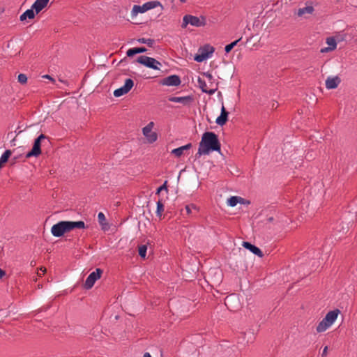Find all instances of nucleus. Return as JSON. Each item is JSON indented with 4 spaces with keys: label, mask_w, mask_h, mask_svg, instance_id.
Masks as SVG:
<instances>
[{
    "label": "nucleus",
    "mask_w": 357,
    "mask_h": 357,
    "mask_svg": "<svg viewBox=\"0 0 357 357\" xmlns=\"http://www.w3.org/2000/svg\"><path fill=\"white\" fill-rule=\"evenodd\" d=\"M314 10V9L312 6H307L304 8H299L296 12V14L298 17H303L305 14H312Z\"/></svg>",
    "instance_id": "nucleus-20"
},
{
    "label": "nucleus",
    "mask_w": 357,
    "mask_h": 357,
    "mask_svg": "<svg viewBox=\"0 0 357 357\" xmlns=\"http://www.w3.org/2000/svg\"><path fill=\"white\" fill-rule=\"evenodd\" d=\"M330 51H333V50L329 49V47H324V48L321 49V53H326V52H328Z\"/></svg>",
    "instance_id": "nucleus-37"
},
{
    "label": "nucleus",
    "mask_w": 357,
    "mask_h": 357,
    "mask_svg": "<svg viewBox=\"0 0 357 357\" xmlns=\"http://www.w3.org/2000/svg\"><path fill=\"white\" fill-rule=\"evenodd\" d=\"M204 76H205V77H206L209 81H211V80H213V75H212L210 73H208V72H207V73H204Z\"/></svg>",
    "instance_id": "nucleus-36"
},
{
    "label": "nucleus",
    "mask_w": 357,
    "mask_h": 357,
    "mask_svg": "<svg viewBox=\"0 0 357 357\" xmlns=\"http://www.w3.org/2000/svg\"><path fill=\"white\" fill-rule=\"evenodd\" d=\"M75 228H85L84 221H59L54 224L51 228V233L54 237H61L66 232H68Z\"/></svg>",
    "instance_id": "nucleus-2"
},
{
    "label": "nucleus",
    "mask_w": 357,
    "mask_h": 357,
    "mask_svg": "<svg viewBox=\"0 0 357 357\" xmlns=\"http://www.w3.org/2000/svg\"><path fill=\"white\" fill-rule=\"evenodd\" d=\"M181 78L178 75H172L160 80V84L169 86H177L181 84Z\"/></svg>",
    "instance_id": "nucleus-12"
},
{
    "label": "nucleus",
    "mask_w": 357,
    "mask_h": 357,
    "mask_svg": "<svg viewBox=\"0 0 357 357\" xmlns=\"http://www.w3.org/2000/svg\"><path fill=\"white\" fill-rule=\"evenodd\" d=\"M47 137L44 134H40L36 139H35L31 150L26 154V158L37 157L41 153V143L42 140Z\"/></svg>",
    "instance_id": "nucleus-8"
},
{
    "label": "nucleus",
    "mask_w": 357,
    "mask_h": 357,
    "mask_svg": "<svg viewBox=\"0 0 357 357\" xmlns=\"http://www.w3.org/2000/svg\"><path fill=\"white\" fill-rule=\"evenodd\" d=\"M169 101L173 102H178L183 105H189L193 100V98L191 96L177 97L170 96L168 98Z\"/></svg>",
    "instance_id": "nucleus-13"
},
{
    "label": "nucleus",
    "mask_w": 357,
    "mask_h": 357,
    "mask_svg": "<svg viewBox=\"0 0 357 357\" xmlns=\"http://www.w3.org/2000/svg\"><path fill=\"white\" fill-rule=\"evenodd\" d=\"M147 246L146 245H142L139 247L138 252L139 255L144 259L146 256Z\"/></svg>",
    "instance_id": "nucleus-28"
},
{
    "label": "nucleus",
    "mask_w": 357,
    "mask_h": 357,
    "mask_svg": "<svg viewBox=\"0 0 357 357\" xmlns=\"http://www.w3.org/2000/svg\"><path fill=\"white\" fill-rule=\"evenodd\" d=\"M238 203L243 204L244 199L241 197L232 196L227 199V204L231 207L236 206Z\"/></svg>",
    "instance_id": "nucleus-22"
},
{
    "label": "nucleus",
    "mask_w": 357,
    "mask_h": 357,
    "mask_svg": "<svg viewBox=\"0 0 357 357\" xmlns=\"http://www.w3.org/2000/svg\"><path fill=\"white\" fill-rule=\"evenodd\" d=\"M162 5L158 1H150L144 3L143 5H134L131 11L132 16H136L138 13H144L151 9Z\"/></svg>",
    "instance_id": "nucleus-4"
},
{
    "label": "nucleus",
    "mask_w": 357,
    "mask_h": 357,
    "mask_svg": "<svg viewBox=\"0 0 357 357\" xmlns=\"http://www.w3.org/2000/svg\"><path fill=\"white\" fill-rule=\"evenodd\" d=\"M135 52L137 54L144 53V52H146V49L144 47H135Z\"/></svg>",
    "instance_id": "nucleus-35"
},
{
    "label": "nucleus",
    "mask_w": 357,
    "mask_h": 357,
    "mask_svg": "<svg viewBox=\"0 0 357 357\" xmlns=\"http://www.w3.org/2000/svg\"><path fill=\"white\" fill-rule=\"evenodd\" d=\"M242 39L241 37L238 40H236L235 41L227 45L225 47V51L226 53H229L237 44Z\"/></svg>",
    "instance_id": "nucleus-26"
},
{
    "label": "nucleus",
    "mask_w": 357,
    "mask_h": 357,
    "mask_svg": "<svg viewBox=\"0 0 357 357\" xmlns=\"http://www.w3.org/2000/svg\"><path fill=\"white\" fill-rule=\"evenodd\" d=\"M229 112L226 110L224 105L222 106L220 115L216 119L215 123L220 126L226 123L228 120Z\"/></svg>",
    "instance_id": "nucleus-16"
},
{
    "label": "nucleus",
    "mask_w": 357,
    "mask_h": 357,
    "mask_svg": "<svg viewBox=\"0 0 357 357\" xmlns=\"http://www.w3.org/2000/svg\"><path fill=\"white\" fill-rule=\"evenodd\" d=\"M242 245L245 249L250 250L251 252L259 257H262L264 256L262 251L258 247L255 246L250 242L243 241Z\"/></svg>",
    "instance_id": "nucleus-14"
},
{
    "label": "nucleus",
    "mask_w": 357,
    "mask_h": 357,
    "mask_svg": "<svg viewBox=\"0 0 357 357\" xmlns=\"http://www.w3.org/2000/svg\"><path fill=\"white\" fill-rule=\"evenodd\" d=\"M3 12V10H0V15Z\"/></svg>",
    "instance_id": "nucleus-46"
},
{
    "label": "nucleus",
    "mask_w": 357,
    "mask_h": 357,
    "mask_svg": "<svg viewBox=\"0 0 357 357\" xmlns=\"http://www.w3.org/2000/svg\"><path fill=\"white\" fill-rule=\"evenodd\" d=\"M348 229H349V227H348V225L346 224V225H340L339 226H337L336 228H335V231L337 232H342L343 234H346L347 231H348Z\"/></svg>",
    "instance_id": "nucleus-29"
},
{
    "label": "nucleus",
    "mask_w": 357,
    "mask_h": 357,
    "mask_svg": "<svg viewBox=\"0 0 357 357\" xmlns=\"http://www.w3.org/2000/svg\"><path fill=\"white\" fill-rule=\"evenodd\" d=\"M35 10L31 7V8L27 9L25 12H24L20 17V21H24L27 18L33 19L36 15Z\"/></svg>",
    "instance_id": "nucleus-21"
},
{
    "label": "nucleus",
    "mask_w": 357,
    "mask_h": 357,
    "mask_svg": "<svg viewBox=\"0 0 357 357\" xmlns=\"http://www.w3.org/2000/svg\"><path fill=\"white\" fill-rule=\"evenodd\" d=\"M144 357H152L151 355L148 353V352H146L144 354Z\"/></svg>",
    "instance_id": "nucleus-42"
},
{
    "label": "nucleus",
    "mask_w": 357,
    "mask_h": 357,
    "mask_svg": "<svg viewBox=\"0 0 357 357\" xmlns=\"http://www.w3.org/2000/svg\"><path fill=\"white\" fill-rule=\"evenodd\" d=\"M126 54L128 57H131V56H133L134 55L137 54L136 52H135V47L134 48H130L129 49L127 52H126Z\"/></svg>",
    "instance_id": "nucleus-34"
},
{
    "label": "nucleus",
    "mask_w": 357,
    "mask_h": 357,
    "mask_svg": "<svg viewBox=\"0 0 357 357\" xmlns=\"http://www.w3.org/2000/svg\"><path fill=\"white\" fill-rule=\"evenodd\" d=\"M41 271V272H43V273H44L45 272V268H40V269Z\"/></svg>",
    "instance_id": "nucleus-44"
},
{
    "label": "nucleus",
    "mask_w": 357,
    "mask_h": 357,
    "mask_svg": "<svg viewBox=\"0 0 357 357\" xmlns=\"http://www.w3.org/2000/svg\"><path fill=\"white\" fill-rule=\"evenodd\" d=\"M192 209H197V208L193 204L185 206V210H186V212H187L188 214H190L191 213Z\"/></svg>",
    "instance_id": "nucleus-32"
},
{
    "label": "nucleus",
    "mask_w": 357,
    "mask_h": 357,
    "mask_svg": "<svg viewBox=\"0 0 357 357\" xmlns=\"http://www.w3.org/2000/svg\"><path fill=\"white\" fill-rule=\"evenodd\" d=\"M133 86H134L133 80L130 78L126 79L123 86L114 90V96L116 98L121 97V96L128 93L131 90V89L133 87Z\"/></svg>",
    "instance_id": "nucleus-9"
},
{
    "label": "nucleus",
    "mask_w": 357,
    "mask_h": 357,
    "mask_svg": "<svg viewBox=\"0 0 357 357\" xmlns=\"http://www.w3.org/2000/svg\"><path fill=\"white\" fill-rule=\"evenodd\" d=\"M326 43L328 45L329 49L335 50L337 47L336 39L333 37H328L326 38Z\"/></svg>",
    "instance_id": "nucleus-24"
},
{
    "label": "nucleus",
    "mask_w": 357,
    "mask_h": 357,
    "mask_svg": "<svg viewBox=\"0 0 357 357\" xmlns=\"http://www.w3.org/2000/svg\"><path fill=\"white\" fill-rule=\"evenodd\" d=\"M11 154L12 152L10 150H6L0 158L1 164L3 165V163H6L8 161L9 157L11 155Z\"/></svg>",
    "instance_id": "nucleus-25"
},
{
    "label": "nucleus",
    "mask_w": 357,
    "mask_h": 357,
    "mask_svg": "<svg viewBox=\"0 0 357 357\" xmlns=\"http://www.w3.org/2000/svg\"><path fill=\"white\" fill-rule=\"evenodd\" d=\"M181 2L184 3L186 1V0H180Z\"/></svg>",
    "instance_id": "nucleus-45"
},
{
    "label": "nucleus",
    "mask_w": 357,
    "mask_h": 357,
    "mask_svg": "<svg viewBox=\"0 0 357 357\" xmlns=\"http://www.w3.org/2000/svg\"><path fill=\"white\" fill-rule=\"evenodd\" d=\"M18 82L21 84H25L27 82V77L25 74H20L17 77Z\"/></svg>",
    "instance_id": "nucleus-31"
},
{
    "label": "nucleus",
    "mask_w": 357,
    "mask_h": 357,
    "mask_svg": "<svg viewBox=\"0 0 357 357\" xmlns=\"http://www.w3.org/2000/svg\"><path fill=\"white\" fill-rule=\"evenodd\" d=\"M137 62L144 65V66L153 69V70H160V66H162V64L160 62H159L158 60H156L154 58L149 57L147 56H140L137 58Z\"/></svg>",
    "instance_id": "nucleus-7"
},
{
    "label": "nucleus",
    "mask_w": 357,
    "mask_h": 357,
    "mask_svg": "<svg viewBox=\"0 0 357 357\" xmlns=\"http://www.w3.org/2000/svg\"><path fill=\"white\" fill-rule=\"evenodd\" d=\"M340 313V310L339 309H335L333 310L329 311L326 314L325 317L319 323L316 328L317 331L318 333L326 331L334 324Z\"/></svg>",
    "instance_id": "nucleus-3"
},
{
    "label": "nucleus",
    "mask_w": 357,
    "mask_h": 357,
    "mask_svg": "<svg viewBox=\"0 0 357 357\" xmlns=\"http://www.w3.org/2000/svg\"><path fill=\"white\" fill-rule=\"evenodd\" d=\"M163 211H164V205L161 202V201L159 200L157 202V209H156L157 216L160 218L162 216Z\"/></svg>",
    "instance_id": "nucleus-27"
},
{
    "label": "nucleus",
    "mask_w": 357,
    "mask_h": 357,
    "mask_svg": "<svg viewBox=\"0 0 357 357\" xmlns=\"http://www.w3.org/2000/svg\"><path fill=\"white\" fill-rule=\"evenodd\" d=\"M43 77L46 78V79H50L52 82L54 81V79L51 76H50L49 75H45L43 76Z\"/></svg>",
    "instance_id": "nucleus-40"
},
{
    "label": "nucleus",
    "mask_w": 357,
    "mask_h": 357,
    "mask_svg": "<svg viewBox=\"0 0 357 357\" xmlns=\"http://www.w3.org/2000/svg\"><path fill=\"white\" fill-rule=\"evenodd\" d=\"M98 222H99L100 225H105L106 218L102 212H100L98 214Z\"/></svg>",
    "instance_id": "nucleus-30"
},
{
    "label": "nucleus",
    "mask_w": 357,
    "mask_h": 357,
    "mask_svg": "<svg viewBox=\"0 0 357 357\" xmlns=\"http://www.w3.org/2000/svg\"><path fill=\"white\" fill-rule=\"evenodd\" d=\"M102 273V270L100 268H96L95 271L91 273L85 281L84 288L86 289H91L96 281L100 278Z\"/></svg>",
    "instance_id": "nucleus-10"
},
{
    "label": "nucleus",
    "mask_w": 357,
    "mask_h": 357,
    "mask_svg": "<svg viewBox=\"0 0 357 357\" xmlns=\"http://www.w3.org/2000/svg\"><path fill=\"white\" fill-rule=\"evenodd\" d=\"M274 218L273 217H270L267 219V221L268 222H272L273 221Z\"/></svg>",
    "instance_id": "nucleus-43"
},
{
    "label": "nucleus",
    "mask_w": 357,
    "mask_h": 357,
    "mask_svg": "<svg viewBox=\"0 0 357 357\" xmlns=\"http://www.w3.org/2000/svg\"><path fill=\"white\" fill-rule=\"evenodd\" d=\"M327 352H328V347L326 346L324 349H323V351H322V354H321V356L322 357H324L327 355Z\"/></svg>",
    "instance_id": "nucleus-38"
},
{
    "label": "nucleus",
    "mask_w": 357,
    "mask_h": 357,
    "mask_svg": "<svg viewBox=\"0 0 357 357\" xmlns=\"http://www.w3.org/2000/svg\"><path fill=\"white\" fill-rule=\"evenodd\" d=\"M153 127V123L150 122L142 129L143 135L146 137V138L150 143L155 142L158 139V135L156 132L151 131Z\"/></svg>",
    "instance_id": "nucleus-11"
},
{
    "label": "nucleus",
    "mask_w": 357,
    "mask_h": 357,
    "mask_svg": "<svg viewBox=\"0 0 357 357\" xmlns=\"http://www.w3.org/2000/svg\"><path fill=\"white\" fill-rule=\"evenodd\" d=\"M214 51L215 49L213 47L210 45H205L199 49L198 53L194 56V60L197 62H202L211 58Z\"/></svg>",
    "instance_id": "nucleus-5"
},
{
    "label": "nucleus",
    "mask_w": 357,
    "mask_h": 357,
    "mask_svg": "<svg viewBox=\"0 0 357 357\" xmlns=\"http://www.w3.org/2000/svg\"><path fill=\"white\" fill-rule=\"evenodd\" d=\"M137 42L142 44H146L149 47H153L155 43V40L151 38H139L137 39Z\"/></svg>",
    "instance_id": "nucleus-23"
},
{
    "label": "nucleus",
    "mask_w": 357,
    "mask_h": 357,
    "mask_svg": "<svg viewBox=\"0 0 357 357\" xmlns=\"http://www.w3.org/2000/svg\"><path fill=\"white\" fill-rule=\"evenodd\" d=\"M188 24L196 27L204 26L206 24V19L204 17H198L191 15H186L183 18L182 27H186Z\"/></svg>",
    "instance_id": "nucleus-6"
},
{
    "label": "nucleus",
    "mask_w": 357,
    "mask_h": 357,
    "mask_svg": "<svg viewBox=\"0 0 357 357\" xmlns=\"http://www.w3.org/2000/svg\"><path fill=\"white\" fill-rule=\"evenodd\" d=\"M340 82H341V79L337 76L328 77L326 80V87L328 89H336L338 86Z\"/></svg>",
    "instance_id": "nucleus-15"
},
{
    "label": "nucleus",
    "mask_w": 357,
    "mask_h": 357,
    "mask_svg": "<svg viewBox=\"0 0 357 357\" xmlns=\"http://www.w3.org/2000/svg\"><path fill=\"white\" fill-rule=\"evenodd\" d=\"M197 81H198L199 88L201 89L202 92L206 93L209 95H212L215 92L216 89H208L206 82L204 80H203L202 79H201L200 77L198 78Z\"/></svg>",
    "instance_id": "nucleus-19"
},
{
    "label": "nucleus",
    "mask_w": 357,
    "mask_h": 357,
    "mask_svg": "<svg viewBox=\"0 0 357 357\" xmlns=\"http://www.w3.org/2000/svg\"><path fill=\"white\" fill-rule=\"evenodd\" d=\"M213 151L220 152V143L215 133L206 132L202 135L195 157L199 158L202 155H208Z\"/></svg>",
    "instance_id": "nucleus-1"
},
{
    "label": "nucleus",
    "mask_w": 357,
    "mask_h": 357,
    "mask_svg": "<svg viewBox=\"0 0 357 357\" xmlns=\"http://www.w3.org/2000/svg\"><path fill=\"white\" fill-rule=\"evenodd\" d=\"M233 298V296H227L225 299V304L227 305V303L231 300Z\"/></svg>",
    "instance_id": "nucleus-39"
},
{
    "label": "nucleus",
    "mask_w": 357,
    "mask_h": 357,
    "mask_svg": "<svg viewBox=\"0 0 357 357\" xmlns=\"http://www.w3.org/2000/svg\"><path fill=\"white\" fill-rule=\"evenodd\" d=\"M50 0H36L31 7L36 13H39L44 8H45Z\"/></svg>",
    "instance_id": "nucleus-17"
},
{
    "label": "nucleus",
    "mask_w": 357,
    "mask_h": 357,
    "mask_svg": "<svg viewBox=\"0 0 357 357\" xmlns=\"http://www.w3.org/2000/svg\"><path fill=\"white\" fill-rule=\"evenodd\" d=\"M6 275V272L0 268V278H2Z\"/></svg>",
    "instance_id": "nucleus-41"
},
{
    "label": "nucleus",
    "mask_w": 357,
    "mask_h": 357,
    "mask_svg": "<svg viewBox=\"0 0 357 357\" xmlns=\"http://www.w3.org/2000/svg\"><path fill=\"white\" fill-rule=\"evenodd\" d=\"M167 181H166L162 185H160L157 189L156 194H159L162 190L167 191Z\"/></svg>",
    "instance_id": "nucleus-33"
},
{
    "label": "nucleus",
    "mask_w": 357,
    "mask_h": 357,
    "mask_svg": "<svg viewBox=\"0 0 357 357\" xmlns=\"http://www.w3.org/2000/svg\"><path fill=\"white\" fill-rule=\"evenodd\" d=\"M192 147V144L188 143L184 146H180L178 148L174 149L172 151V154L174 155L176 157H181L185 151L189 150Z\"/></svg>",
    "instance_id": "nucleus-18"
}]
</instances>
